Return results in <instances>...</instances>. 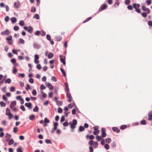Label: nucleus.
<instances>
[{
  "instance_id": "obj_41",
  "label": "nucleus",
  "mask_w": 152,
  "mask_h": 152,
  "mask_svg": "<svg viewBox=\"0 0 152 152\" xmlns=\"http://www.w3.org/2000/svg\"><path fill=\"white\" fill-rule=\"evenodd\" d=\"M104 147L106 150L109 149L110 148L109 145L107 144H105Z\"/></svg>"
},
{
  "instance_id": "obj_52",
  "label": "nucleus",
  "mask_w": 152,
  "mask_h": 152,
  "mask_svg": "<svg viewBox=\"0 0 152 152\" xmlns=\"http://www.w3.org/2000/svg\"><path fill=\"white\" fill-rule=\"evenodd\" d=\"M59 88L58 87L55 88L54 90V93L56 94H58V90Z\"/></svg>"
},
{
  "instance_id": "obj_12",
  "label": "nucleus",
  "mask_w": 152,
  "mask_h": 152,
  "mask_svg": "<svg viewBox=\"0 0 152 152\" xmlns=\"http://www.w3.org/2000/svg\"><path fill=\"white\" fill-rule=\"evenodd\" d=\"M112 130L114 132H116L117 133H118L120 132L119 129L115 127H113L112 128Z\"/></svg>"
},
{
  "instance_id": "obj_19",
  "label": "nucleus",
  "mask_w": 152,
  "mask_h": 152,
  "mask_svg": "<svg viewBox=\"0 0 152 152\" xmlns=\"http://www.w3.org/2000/svg\"><path fill=\"white\" fill-rule=\"evenodd\" d=\"M48 58L49 59L52 58L54 56L53 54L51 53H49L48 56Z\"/></svg>"
},
{
  "instance_id": "obj_51",
  "label": "nucleus",
  "mask_w": 152,
  "mask_h": 152,
  "mask_svg": "<svg viewBox=\"0 0 152 152\" xmlns=\"http://www.w3.org/2000/svg\"><path fill=\"white\" fill-rule=\"evenodd\" d=\"M127 8L130 10H132L133 9L132 6L131 5H128L127 7Z\"/></svg>"
},
{
  "instance_id": "obj_38",
  "label": "nucleus",
  "mask_w": 152,
  "mask_h": 152,
  "mask_svg": "<svg viewBox=\"0 0 152 152\" xmlns=\"http://www.w3.org/2000/svg\"><path fill=\"white\" fill-rule=\"evenodd\" d=\"M13 142H14V140L13 139H11L10 140V141L9 142L8 144L9 145H11L12 144H13Z\"/></svg>"
},
{
  "instance_id": "obj_3",
  "label": "nucleus",
  "mask_w": 152,
  "mask_h": 152,
  "mask_svg": "<svg viewBox=\"0 0 152 152\" xmlns=\"http://www.w3.org/2000/svg\"><path fill=\"white\" fill-rule=\"evenodd\" d=\"M14 8L15 9H18L19 8L20 5L21 3L18 0L16 2H15L14 3Z\"/></svg>"
},
{
  "instance_id": "obj_5",
  "label": "nucleus",
  "mask_w": 152,
  "mask_h": 152,
  "mask_svg": "<svg viewBox=\"0 0 152 152\" xmlns=\"http://www.w3.org/2000/svg\"><path fill=\"white\" fill-rule=\"evenodd\" d=\"M106 131V129L105 128H102L101 129V132H102V137H105L106 135L107 134L105 132Z\"/></svg>"
},
{
  "instance_id": "obj_59",
  "label": "nucleus",
  "mask_w": 152,
  "mask_h": 152,
  "mask_svg": "<svg viewBox=\"0 0 152 152\" xmlns=\"http://www.w3.org/2000/svg\"><path fill=\"white\" fill-rule=\"evenodd\" d=\"M69 125V123L67 122H65L63 124V126H67Z\"/></svg>"
},
{
  "instance_id": "obj_40",
  "label": "nucleus",
  "mask_w": 152,
  "mask_h": 152,
  "mask_svg": "<svg viewBox=\"0 0 152 152\" xmlns=\"http://www.w3.org/2000/svg\"><path fill=\"white\" fill-rule=\"evenodd\" d=\"M14 30L15 31H17L19 29V27L17 26H15L13 28Z\"/></svg>"
},
{
  "instance_id": "obj_36",
  "label": "nucleus",
  "mask_w": 152,
  "mask_h": 152,
  "mask_svg": "<svg viewBox=\"0 0 152 152\" xmlns=\"http://www.w3.org/2000/svg\"><path fill=\"white\" fill-rule=\"evenodd\" d=\"M33 18L36 19H38L39 18V16L38 14H36L34 15Z\"/></svg>"
},
{
  "instance_id": "obj_35",
  "label": "nucleus",
  "mask_w": 152,
  "mask_h": 152,
  "mask_svg": "<svg viewBox=\"0 0 152 152\" xmlns=\"http://www.w3.org/2000/svg\"><path fill=\"white\" fill-rule=\"evenodd\" d=\"M74 105H75V106H75V104L74 103L73 104V103H71V104H69L68 105V107L70 108H72L73 107V106Z\"/></svg>"
},
{
  "instance_id": "obj_1",
  "label": "nucleus",
  "mask_w": 152,
  "mask_h": 152,
  "mask_svg": "<svg viewBox=\"0 0 152 152\" xmlns=\"http://www.w3.org/2000/svg\"><path fill=\"white\" fill-rule=\"evenodd\" d=\"M69 123L70 125V128L73 129L76 127L75 125L77 124V121L76 120L73 119L72 121V123L71 122H70Z\"/></svg>"
},
{
  "instance_id": "obj_53",
  "label": "nucleus",
  "mask_w": 152,
  "mask_h": 152,
  "mask_svg": "<svg viewBox=\"0 0 152 152\" xmlns=\"http://www.w3.org/2000/svg\"><path fill=\"white\" fill-rule=\"evenodd\" d=\"M94 141H93L92 140H91L89 141V142H88V144L92 146L94 144Z\"/></svg>"
},
{
  "instance_id": "obj_61",
  "label": "nucleus",
  "mask_w": 152,
  "mask_h": 152,
  "mask_svg": "<svg viewBox=\"0 0 152 152\" xmlns=\"http://www.w3.org/2000/svg\"><path fill=\"white\" fill-rule=\"evenodd\" d=\"M19 25L21 26H23L24 24L23 21L22 20L20 21L19 22Z\"/></svg>"
},
{
  "instance_id": "obj_63",
  "label": "nucleus",
  "mask_w": 152,
  "mask_h": 152,
  "mask_svg": "<svg viewBox=\"0 0 152 152\" xmlns=\"http://www.w3.org/2000/svg\"><path fill=\"white\" fill-rule=\"evenodd\" d=\"M148 25L151 27H152V21H149L148 22Z\"/></svg>"
},
{
  "instance_id": "obj_27",
  "label": "nucleus",
  "mask_w": 152,
  "mask_h": 152,
  "mask_svg": "<svg viewBox=\"0 0 152 152\" xmlns=\"http://www.w3.org/2000/svg\"><path fill=\"white\" fill-rule=\"evenodd\" d=\"M58 106H60L62 105L63 102L61 101H58L56 102Z\"/></svg>"
},
{
  "instance_id": "obj_25",
  "label": "nucleus",
  "mask_w": 152,
  "mask_h": 152,
  "mask_svg": "<svg viewBox=\"0 0 152 152\" xmlns=\"http://www.w3.org/2000/svg\"><path fill=\"white\" fill-rule=\"evenodd\" d=\"M39 108L37 106H36L33 109L34 112H37L38 111Z\"/></svg>"
},
{
  "instance_id": "obj_11",
  "label": "nucleus",
  "mask_w": 152,
  "mask_h": 152,
  "mask_svg": "<svg viewBox=\"0 0 152 152\" xmlns=\"http://www.w3.org/2000/svg\"><path fill=\"white\" fill-rule=\"evenodd\" d=\"M45 84L47 87H48L50 90H51L53 88V86L49 83L46 82Z\"/></svg>"
},
{
  "instance_id": "obj_28",
  "label": "nucleus",
  "mask_w": 152,
  "mask_h": 152,
  "mask_svg": "<svg viewBox=\"0 0 152 152\" xmlns=\"http://www.w3.org/2000/svg\"><path fill=\"white\" fill-rule=\"evenodd\" d=\"M111 146L113 148H115L116 146V143L115 141H113L111 143Z\"/></svg>"
},
{
  "instance_id": "obj_48",
  "label": "nucleus",
  "mask_w": 152,
  "mask_h": 152,
  "mask_svg": "<svg viewBox=\"0 0 152 152\" xmlns=\"http://www.w3.org/2000/svg\"><path fill=\"white\" fill-rule=\"evenodd\" d=\"M2 99L4 101H6L7 100V98L4 95L2 96Z\"/></svg>"
},
{
  "instance_id": "obj_2",
  "label": "nucleus",
  "mask_w": 152,
  "mask_h": 152,
  "mask_svg": "<svg viewBox=\"0 0 152 152\" xmlns=\"http://www.w3.org/2000/svg\"><path fill=\"white\" fill-rule=\"evenodd\" d=\"M6 115L9 116V119H11L13 117V115L10 112V110L8 108H7L6 110Z\"/></svg>"
},
{
  "instance_id": "obj_30",
  "label": "nucleus",
  "mask_w": 152,
  "mask_h": 152,
  "mask_svg": "<svg viewBox=\"0 0 152 152\" xmlns=\"http://www.w3.org/2000/svg\"><path fill=\"white\" fill-rule=\"evenodd\" d=\"M24 43H25V41L23 39H22V38H20L19 39V41L18 42V43L24 44Z\"/></svg>"
},
{
  "instance_id": "obj_6",
  "label": "nucleus",
  "mask_w": 152,
  "mask_h": 152,
  "mask_svg": "<svg viewBox=\"0 0 152 152\" xmlns=\"http://www.w3.org/2000/svg\"><path fill=\"white\" fill-rule=\"evenodd\" d=\"M10 34V32L7 29L5 31L2 32L1 33V34L2 35H8Z\"/></svg>"
},
{
  "instance_id": "obj_43",
  "label": "nucleus",
  "mask_w": 152,
  "mask_h": 152,
  "mask_svg": "<svg viewBox=\"0 0 152 152\" xmlns=\"http://www.w3.org/2000/svg\"><path fill=\"white\" fill-rule=\"evenodd\" d=\"M20 108L23 111H24L26 110L25 108L23 105H21L20 107Z\"/></svg>"
},
{
  "instance_id": "obj_22",
  "label": "nucleus",
  "mask_w": 152,
  "mask_h": 152,
  "mask_svg": "<svg viewBox=\"0 0 152 152\" xmlns=\"http://www.w3.org/2000/svg\"><path fill=\"white\" fill-rule=\"evenodd\" d=\"M55 38L57 41H59L61 39L62 37L60 36H56Z\"/></svg>"
},
{
  "instance_id": "obj_14",
  "label": "nucleus",
  "mask_w": 152,
  "mask_h": 152,
  "mask_svg": "<svg viewBox=\"0 0 152 152\" xmlns=\"http://www.w3.org/2000/svg\"><path fill=\"white\" fill-rule=\"evenodd\" d=\"M16 104V102L15 101H13L10 105V108H12V107H13Z\"/></svg>"
},
{
  "instance_id": "obj_37",
  "label": "nucleus",
  "mask_w": 152,
  "mask_h": 152,
  "mask_svg": "<svg viewBox=\"0 0 152 152\" xmlns=\"http://www.w3.org/2000/svg\"><path fill=\"white\" fill-rule=\"evenodd\" d=\"M140 124L143 125H145L146 124L145 120H142L141 121Z\"/></svg>"
},
{
  "instance_id": "obj_32",
  "label": "nucleus",
  "mask_w": 152,
  "mask_h": 152,
  "mask_svg": "<svg viewBox=\"0 0 152 152\" xmlns=\"http://www.w3.org/2000/svg\"><path fill=\"white\" fill-rule=\"evenodd\" d=\"M22 148L20 146L17 149V152H23L22 151Z\"/></svg>"
},
{
  "instance_id": "obj_9",
  "label": "nucleus",
  "mask_w": 152,
  "mask_h": 152,
  "mask_svg": "<svg viewBox=\"0 0 152 152\" xmlns=\"http://www.w3.org/2000/svg\"><path fill=\"white\" fill-rule=\"evenodd\" d=\"M12 37L11 35H10L8 37L6 38V39L8 41V42L10 44H12Z\"/></svg>"
},
{
  "instance_id": "obj_56",
  "label": "nucleus",
  "mask_w": 152,
  "mask_h": 152,
  "mask_svg": "<svg viewBox=\"0 0 152 152\" xmlns=\"http://www.w3.org/2000/svg\"><path fill=\"white\" fill-rule=\"evenodd\" d=\"M65 120V116L64 115L62 116L61 118L60 121L61 122L64 121Z\"/></svg>"
},
{
  "instance_id": "obj_54",
  "label": "nucleus",
  "mask_w": 152,
  "mask_h": 152,
  "mask_svg": "<svg viewBox=\"0 0 152 152\" xmlns=\"http://www.w3.org/2000/svg\"><path fill=\"white\" fill-rule=\"evenodd\" d=\"M17 72V70L15 67H14L13 69L12 72L13 74H16Z\"/></svg>"
},
{
  "instance_id": "obj_39",
  "label": "nucleus",
  "mask_w": 152,
  "mask_h": 152,
  "mask_svg": "<svg viewBox=\"0 0 152 152\" xmlns=\"http://www.w3.org/2000/svg\"><path fill=\"white\" fill-rule=\"evenodd\" d=\"M45 142L47 144H51L52 143V142L50 140L46 139Z\"/></svg>"
},
{
  "instance_id": "obj_29",
  "label": "nucleus",
  "mask_w": 152,
  "mask_h": 152,
  "mask_svg": "<svg viewBox=\"0 0 152 152\" xmlns=\"http://www.w3.org/2000/svg\"><path fill=\"white\" fill-rule=\"evenodd\" d=\"M127 127V126L126 125H122L120 126V129L121 130L124 129Z\"/></svg>"
},
{
  "instance_id": "obj_49",
  "label": "nucleus",
  "mask_w": 152,
  "mask_h": 152,
  "mask_svg": "<svg viewBox=\"0 0 152 152\" xmlns=\"http://www.w3.org/2000/svg\"><path fill=\"white\" fill-rule=\"evenodd\" d=\"M130 0H126L125 1L124 3L126 5H129L130 4Z\"/></svg>"
},
{
  "instance_id": "obj_21",
  "label": "nucleus",
  "mask_w": 152,
  "mask_h": 152,
  "mask_svg": "<svg viewBox=\"0 0 152 152\" xmlns=\"http://www.w3.org/2000/svg\"><path fill=\"white\" fill-rule=\"evenodd\" d=\"M106 142L107 143H110L111 141V140L110 138H107L105 139Z\"/></svg>"
},
{
  "instance_id": "obj_20",
  "label": "nucleus",
  "mask_w": 152,
  "mask_h": 152,
  "mask_svg": "<svg viewBox=\"0 0 152 152\" xmlns=\"http://www.w3.org/2000/svg\"><path fill=\"white\" fill-rule=\"evenodd\" d=\"M60 69L61 72L62 73H63V75L64 77L66 76V73L65 72V71L64 69H62L61 68H60Z\"/></svg>"
},
{
  "instance_id": "obj_50",
  "label": "nucleus",
  "mask_w": 152,
  "mask_h": 152,
  "mask_svg": "<svg viewBox=\"0 0 152 152\" xmlns=\"http://www.w3.org/2000/svg\"><path fill=\"white\" fill-rule=\"evenodd\" d=\"M66 96L68 98H71V94L69 92H67L66 94Z\"/></svg>"
},
{
  "instance_id": "obj_31",
  "label": "nucleus",
  "mask_w": 152,
  "mask_h": 152,
  "mask_svg": "<svg viewBox=\"0 0 152 152\" xmlns=\"http://www.w3.org/2000/svg\"><path fill=\"white\" fill-rule=\"evenodd\" d=\"M60 59L61 62L63 63V65H65L66 64L65 59L62 58H61Z\"/></svg>"
},
{
  "instance_id": "obj_34",
  "label": "nucleus",
  "mask_w": 152,
  "mask_h": 152,
  "mask_svg": "<svg viewBox=\"0 0 152 152\" xmlns=\"http://www.w3.org/2000/svg\"><path fill=\"white\" fill-rule=\"evenodd\" d=\"M11 82V80L10 78H8L5 81V83H9L10 84Z\"/></svg>"
},
{
  "instance_id": "obj_4",
  "label": "nucleus",
  "mask_w": 152,
  "mask_h": 152,
  "mask_svg": "<svg viewBox=\"0 0 152 152\" xmlns=\"http://www.w3.org/2000/svg\"><path fill=\"white\" fill-rule=\"evenodd\" d=\"M107 7V5L105 4H102L99 10V11L100 12L105 9Z\"/></svg>"
},
{
  "instance_id": "obj_10",
  "label": "nucleus",
  "mask_w": 152,
  "mask_h": 152,
  "mask_svg": "<svg viewBox=\"0 0 152 152\" xmlns=\"http://www.w3.org/2000/svg\"><path fill=\"white\" fill-rule=\"evenodd\" d=\"M33 46L34 48L36 49H39L41 47L40 45L37 43L36 42L34 43Z\"/></svg>"
},
{
  "instance_id": "obj_26",
  "label": "nucleus",
  "mask_w": 152,
  "mask_h": 152,
  "mask_svg": "<svg viewBox=\"0 0 152 152\" xmlns=\"http://www.w3.org/2000/svg\"><path fill=\"white\" fill-rule=\"evenodd\" d=\"M0 105L1 107H4L6 106V104L3 101L0 102Z\"/></svg>"
},
{
  "instance_id": "obj_42",
  "label": "nucleus",
  "mask_w": 152,
  "mask_h": 152,
  "mask_svg": "<svg viewBox=\"0 0 152 152\" xmlns=\"http://www.w3.org/2000/svg\"><path fill=\"white\" fill-rule=\"evenodd\" d=\"M98 145V143L97 142H94V148H97Z\"/></svg>"
},
{
  "instance_id": "obj_47",
  "label": "nucleus",
  "mask_w": 152,
  "mask_h": 152,
  "mask_svg": "<svg viewBox=\"0 0 152 152\" xmlns=\"http://www.w3.org/2000/svg\"><path fill=\"white\" fill-rule=\"evenodd\" d=\"M45 88H46V87L45 86H44L43 84H42L41 85L40 89L41 90H44V89H45Z\"/></svg>"
},
{
  "instance_id": "obj_60",
  "label": "nucleus",
  "mask_w": 152,
  "mask_h": 152,
  "mask_svg": "<svg viewBox=\"0 0 152 152\" xmlns=\"http://www.w3.org/2000/svg\"><path fill=\"white\" fill-rule=\"evenodd\" d=\"M44 121L45 123H50L49 120L47 118H45L44 119Z\"/></svg>"
},
{
  "instance_id": "obj_7",
  "label": "nucleus",
  "mask_w": 152,
  "mask_h": 152,
  "mask_svg": "<svg viewBox=\"0 0 152 152\" xmlns=\"http://www.w3.org/2000/svg\"><path fill=\"white\" fill-rule=\"evenodd\" d=\"M142 9L143 11H147V14H149L150 12L151 11L148 8H146L143 5L142 6Z\"/></svg>"
},
{
  "instance_id": "obj_24",
  "label": "nucleus",
  "mask_w": 152,
  "mask_h": 152,
  "mask_svg": "<svg viewBox=\"0 0 152 152\" xmlns=\"http://www.w3.org/2000/svg\"><path fill=\"white\" fill-rule=\"evenodd\" d=\"M102 137V136H99L98 135H97L96 136V138L97 140L98 141H100V140H101Z\"/></svg>"
},
{
  "instance_id": "obj_58",
  "label": "nucleus",
  "mask_w": 152,
  "mask_h": 152,
  "mask_svg": "<svg viewBox=\"0 0 152 152\" xmlns=\"http://www.w3.org/2000/svg\"><path fill=\"white\" fill-rule=\"evenodd\" d=\"M99 130H97V131H95L94 132L93 134L95 135H96L99 134Z\"/></svg>"
},
{
  "instance_id": "obj_62",
  "label": "nucleus",
  "mask_w": 152,
  "mask_h": 152,
  "mask_svg": "<svg viewBox=\"0 0 152 152\" xmlns=\"http://www.w3.org/2000/svg\"><path fill=\"white\" fill-rule=\"evenodd\" d=\"M5 20L6 22H7L9 21V17L8 16H6L4 19Z\"/></svg>"
},
{
  "instance_id": "obj_45",
  "label": "nucleus",
  "mask_w": 152,
  "mask_h": 152,
  "mask_svg": "<svg viewBox=\"0 0 152 152\" xmlns=\"http://www.w3.org/2000/svg\"><path fill=\"white\" fill-rule=\"evenodd\" d=\"M40 33H41L39 31H37L34 33V35H35L39 36V34H40Z\"/></svg>"
},
{
  "instance_id": "obj_16",
  "label": "nucleus",
  "mask_w": 152,
  "mask_h": 152,
  "mask_svg": "<svg viewBox=\"0 0 152 152\" xmlns=\"http://www.w3.org/2000/svg\"><path fill=\"white\" fill-rule=\"evenodd\" d=\"M5 137L7 138V140H9L10 138L11 137V136L10 134L8 133H6Z\"/></svg>"
},
{
  "instance_id": "obj_55",
  "label": "nucleus",
  "mask_w": 152,
  "mask_h": 152,
  "mask_svg": "<svg viewBox=\"0 0 152 152\" xmlns=\"http://www.w3.org/2000/svg\"><path fill=\"white\" fill-rule=\"evenodd\" d=\"M146 2L147 3V5H149L151 4V0H147Z\"/></svg>"
},
{
  "instance_id": "obj_33",
  "label": "nucleus",
  "mask_w": 152,
  "mask_h": 152,
  "mask_svg": "<svg viewBox=\"0 0 152 152\" xmlns=\"http://www.w3.org/2000/svg\"><path fill=\"white\" fill-rule=\"evenodd\" d=\"M35 118V115H30L29 118V119L31 120V121H32L34 119V118Z\"/></svg>"
},
{
  "instance_id": "obj_64",
  "label": "nucleus",
  "mask_w": 152,
  "mask_h": 152,
  "mask_svg": "<svg viewBox=\"0 0 152 152\" xmlns=\"http://www.w3.org/2000/svg\"><path fill=\"white\" fill-rule=\"evenodd\" d=\"M47 79L46 77L45 76H44L42 78V81L43 82H45Z\"/></svg>"
},
{
  "instance_id": "obj_15",
  "label": "nucleus",
  "mask_w": 152,
  "mask_h": 152,
  "mask_svg": "<svg viewBox=\"0 0 152 152\" xmlns=\"http://www.w3.org/2000/svg\"><path fill=\"white\" fill-rule=\"evenodd\" d=\"M11 62L12 63L14 64V66L15 67L17 65V64L15 65V63L16 62V61L15 58H13L12 59H11Z\"/></svg>"
},
{
  "instance_id": "obj_18",
  "label": "nucleus",
  "mask_w": 152,
  "mask_h": 152,
  "mask_svg": "<svg viewBox=\"0 0 152 152\" xmlns=\"http://www.w3.org/2000/svg\"><path fill=\"white\" fill-rule=\"evenodd\" d=\"M85 128L82 126H80L78 130L79 132H81L84 131Z\"/></svg>"
},
{
  "instance_id": "obj_13",
  "label": "nucleus",
  "mask_w": 152,
  "mask_h": 152,
  "mask_svg": "<svg viewBox=\"0 0 152 152\" xmlns=\"http://www.w3.org/2000/svg\"><path fill=\"white\" fill-rule=\"evenodd\" d=\"M33 30V28L31 26H29L28 27L27 31L30 34H31Z\"/></svg>"
},
{
  "instance_id": "obj_17",
  "label": "nucleus",
  "mask_w": 152,
  "mask_h": 152,
  "mask_svg": "<svg viewBox=\"0 0 152 152\" xmlns=\"http://www.w3.org/2000/svg\"><path fill=\"white\" fill-rule=\"evenodd\" d=\"M58 125V124L57 122H54L53 124V126L54 130H56L57 129V127Z\"/></svg>"
},
{
  "instance_id": "obj_46",
  "label": "nucleus",
  "mask_w": 152,
  "mask_h": 152,
  "mask_svg": "<svg viewBox=\"0 0 152 152\" xmlns=\"http://www.w3.org/2000/svg\"><path fill=\"white\" fill-rule=\"evenodd\" d=\"M63 110L61 107H58V112L59 113H61L62 112Z\"/></svg>"
},
{
  "instance_id": "obj_23",
  "label": "nucleus",
  "mask_w": 152,
  "mask_h": 152,
  "mask_svg": "<svg viewBox=\"0 0 152 152\" xmlns=\"http://www.w3.org/2000/svg\"><path fill=\"white\" fill-rule=\"evenodd\" d=\"M11 20L12 23H15L17 20V19L15 17H12L11 18Z\"/></svg>"
},
{
  "instance_id": "obj_44",
  "label": "nucleus",
  "mask_w": 152,
  "mask_h": 152,
  "mask_svg": "<svg viewBox=\"0 0 152 152\" xmlns=\"http://www.w3.org/2000/svg\"><path fill=\"white\" fill-rule=\"evenodd\" d=\"M32 94L34 96H35L37 95V93L35 89H33L32 91Z\"/></svg>"
},
{
  "instance_id": "obj_57",
  "label": "nucleus",
  "mask_w": 152,
  "mask_h": 152,
  "mask_svg": "<svg viewBox=\"0 0 152 152\" xmlns=\"http://www.w3.org/2000/svg\"><path fill=\"white\" fill-rule=\"evenodd\" d=\"M46 37L47 40H50L51 39L50 36L49 34H47Z\"/></svg>"
},
{
  "instance_id": "obj_8",
  "label": "nucleus",
  "mask_w": 152,
  "mask_h": 152,
  "mask_svg": "<svg viewBox=\"0 0 152 152\" xmlns=\"http://www.w3.org/2000/svg\"><path fill=\"white\" fill-rule=\"evenodd\" d=\"M25 105L26 107H28L29 109H31L32 108V104L30 102L26 103Z\"/></svg>"
}]
</instances>
